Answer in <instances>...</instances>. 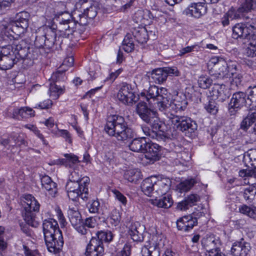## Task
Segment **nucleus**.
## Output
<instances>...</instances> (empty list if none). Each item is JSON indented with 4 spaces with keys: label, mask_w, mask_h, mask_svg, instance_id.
<instances>
[{
    "label": "nucleus",
    "mask_w": 256,
    "mask_h": 256,
    "mask_svg": "<svg viewBox=\"0 0 256 256\" xmlns=\"http://www.w3.org/2000/svg\"><path fill=\"white\" fill-rule=\"evenodd\" d=\"M90 180L88 177L82 178L81 182H67L66 188L68 196L72 200L74 201L80 197L84 200L86 201L88 198V188Z\"/></svg>",
    "instance_id": "f03ea898"
},
{
    "label": "nucleus",
    "mask_w": 256,
    "mask_h": 256,
    "mask_svg": "<svg viewBox=\"0 0 256 256\" xmlns=\"http://www.w3.org/2000/svg\"><path fill=\"white\" fill-rule=\"evenodd\" d=\"M64 156L66 158L68 168H73L75 164L80 162L78 156L73 154H66Z\"/></svg>",
    "instance_id": "603ef678"
},
{
    "label": "nucleus",
    "mask_w": 256,
    "mask_h": 256,
    "mask_svg": "<svg viewBox=\"0 0 256 256\" xmlns=\"http://www.w3.org/2000/svg\"><path fill=\"white\" fill-rule=\"evenodd\" d=\"M35 212H30V210H24L23 212V217L24 221L28 225L32 227H37L39 224L36 220Z\"/></svg>",
    "instance_id": "58836bf2"
},
{
    "label": "nucleus",
    "mask_w": 256,
    "mask_h": 256,
    "mask_svg": "<svg viewBox=\"0 0 256 256\" xmlns=\"http://www.w3.org/2000/svg\"><path fill=\"white\" fill-rule=\"evenodd\" d=\"M41 182L42 187L49 192L51 195H54L56 192V184L52 181L51 178L48 176H44L41 178Z\"/></svg>",
    "instance_id": "c9c22d12"
},
{
    "label": "nucleus",
    "mask_w": 256,
    "mask_h": 256,
    "mask_svg": "<svg viewBox=\"0 0 256 256\" xmlns=\"http://www.w3.org/2000/svg\"><path fill=\"white\" fill-rule=\"evenodd\" d=\"M180 72L176 67H165L153 70L151 72V78L153 82L162 84L166 82L168 76H178Z\"/></svg>",
    "instance_id": "6e6552de"
},
{
    "label": "nucleus",
    "mask_w": 256,
    "mask_h": 256,
    "mask_svg": "<svg viewBox=\"0 0 256 256\" xmlns=\"http://www.w3.org/2000/svg\"><path fill=\"white\" fill-rule=\"evenodd\" d=\"M43 232L45 242L52 246L50 241L52 240V236H54L59 229L58 222L53 218H48L44 220L42 224Z\"/></svg>",
    "instance_id": "9b49d317"
},
{
    "label": "nucleus",
    "mask_w": 256,
    "mask_h": 256,
    "mask_svg": "<svg viewBox=\"0 0 256 256\" xmlns=\"http://www.w3.org/2000/svg\"><path fill=\"white\" fill-rule=\"evenodd\" d=\"M198 224L197 218L190 214L184 216L177 220L176 225L178 230L188 232Z\"/></svg>",
    "instance_id": "2eb2a0df"
},
{
    "label": "nucleus",
    "mask_w": 256,
    "mask_h": 256,
    "mask_svg": "<svg viewBox=\"0 0 256 256\" xmlns=\"http://www.w3.org/2000/svg\"><path fill=\"white\" fill-rule=\"evenodd\" d=\"M58 36V34L51 28H47L43 34L36 36L34 46L37 48H43L48 50L52 49L58 50L62 48V44H56Z\"/></svg>",
    "instance_id": "20e7f679"
},
{
    "label": "nucleus",
    "mask_w": 256,
    "mask_h": 256,
    "mask_svg": "<svg viewBox=\"0 0 256 256\" xmlns=\"http://www.w3.org/2000/svg\"><path fill=\"white\" fill-rule=\"evenodd\" d=\"M131 246L129 244H124L123 248L117 252L116 256H130V254Z\"/></svg>",
    "instance_id": "774afa93"
},
{
    "label": "nucleus",
    "mask_w": 256,
    "mask_h": 256,
    "mask_svg": "<svg viewBox=\"0 0 256 256\" xmlns=\"http://www.w3.org/2000/svg\"><path fill=\"white\" fill-rule=\"evenodd\" d=\"M10 56H2L0 58V69L6 70L11 68L19 60L16 54H12Z\"/></svg>",
    "instance_id": "2f4dec72"
},
{
    "label": "nucleus",
    "mask_w": 256,
    "mask_h": 256,
    "mask_svg": "<svg viewBox=\"0 0 256 256\" xmlns=\"http://www.w3.org/2000/svg\"><path fill=\"white\" fill-rule=\"evenodd\" d=\"M50 96L54 99H57L60 96L64 93V86H58L55 82L50 83L49 88Z\"/></svg>",
    "instance_id": "ea45409f"
},
{
    "label": "nucleus",
    "mask_w": 256,
    "mask_h": 256,
    "mask_svg": "<svg viewBox=\"0 0 256 256\" xmlns=\"http://www.w3.org/2000/svg\"><path fill=\"white\" fill-rule=\"evenodd\" d=\"M256 122V105L250 108L247 116L243 119L240 123V128L246 131L248 128Z\"/></svg>",
    "instance_id": "bb28decb"
},
{
    "label": "nucleus",
    "mask_w": 256,
    "mask_h": 256,
    "mask_svg": "<svg viewBox=\"0 0 256 256\" xmlns=\"http://www.w3.org/2000/svg\"><path fill=\"white\" fill-rule=\"evenodd\" d=\"M30 14L25 11L20 12L16 16V20L12 26L13 30L16 28H20L24 32L28 26V20Z\"/></svg>",
    "instance_id": "4be33fe9"
},
{
    "label": "nucleus",
    "mask_w": 256,
    "mask_h": 256,
    "mask_svg": "<svg viewBox=\"0 0 256 256\" xmlns=\"http://www.w3.org/2000/svg\"><path fill=\"white\" fill-rule=\"evenodd\" d=\"M52 240L50 241V244L52 243L51 246L50 245L48 244L49 243L45 242L48 250L54 254L60 252L64 243L62 232L57 230L56 234L52 236Z\"/></svg>",
    "instance_id": "dca6fc26"
},
{
    "label": "nucleus",
    "mask_w": 256,
    "mask_h": 256,
    "mask_svg": "<svg viewBox=\"0 0 256 256\" xmlns=\"http://www.w3.org/2000/svg\"><path fill=\"white\" fill-rule=\"evenodd\" d=\"M40 206L38 202L32 195L27 194L24 196L23 206L24 210L38 212Z\"/></svg>",
    "instance_id": "c756f323"
},
{
    "label": "nucleus",
    "mask_w": 256,
    "mask_h": 256,
    "mask_svg": "<svg viewBox=\"0 0 256 256\" xmlns=\"http://www.w3.org/2000/svg\"><path fill=\"white\" fill-rule=\"evenodd\" d=\"M132 34L136 40L140 44L146 43L148 39L147 30L144 27L134 28Z\"/></svg>",
    "instance_id": "72a5a7b5"
},
{
    "label": "nucleus",
    "mask_w": 256,
    "mask_h": 256,
    "mask_svg": "<svg viewBox=\"0 0 256 256\" xmlns=\"http://www.w3.org/2000/svg\"><path fill=\"white\" fill-rule=\"evenodd\" d=\"M111 192L113 193L114 198L120 202L123 206H126L127 204L126 198L119 190L116 189H112Z\"/></svg>",
    "instance_id": "13d9d810"
},
{
    "label": "nucleus",
    "mask_w": 256,
    "mask_h": 256,
    "mask_svg": "<svg viewBox=\"0 0 256 256\" xmlns=\"http://www.w3.org/2000/svg\"><path fill=\"white\" fill-rule=\"evenodd\" d=\"M68 214L72 226L78 232H84L82 227L80 226L82 221V216L80 212L78 210L74 208H70L68 211ZM84 232H85L84 230Z\"/></svg>",
    "instance_id": "aec40b11"
},
{
    "label": "nucleus",
    "mask_w": 256,
    "mask_h": 256,
    "mask_svg": "<svg viewBox=\"0 0 256 256\" xmlns=\"http://www.w3.org/2000/svg\"><path fill=\"white\" fill-rule=\"evenodd\" d=\"M154 197L166 194L170 188L171 181L169 178H164L158 180L156 177Z\"/></svg>",
    "instance_id": "6ab92c4d"
},
{
    "label": "nucleus",
    "mask_w": 256,
    "mask_h": 256,
    "mask_svg": "<svg viewBox=\"0 0 256 256\" xmlns=\"http://www.w3.org/2000/svg\"><path fill=\"white\" fill-rule=\"evenodd\" d=\"M106 132L118 140L126 141L132 138L135 134L133 130L128 128L124 118L118 115H112L108 118L104 127Z\"/></svg>",
    "instance_id": "f257e3e1"
},
{
    "label": "nucleus",
    "mask_w": 256,
    "mask_h": 256,
    "mask_svg": "<svg viewBox=\"0 0 256 256\" xmlns=\"http://www.w3.org/2000/svg\"><path fill=\"white\" fill-rule=\"evenodd\" d=\"M144 226L138 222H136L132 224L128 232L134 241L140 242L144 240Z\"/></svg>",
    "instance_id": "393cba45"
},
{
    "label": "nucleus",
    "mask_w": 256,
    "mask_h": 256,
    "mask_svg": "<svg viewBox=\"0 0 256 256\" xmlns=\"http://www.w3.org/2000/svg\"><path fill=\"white\" fill-rule=\"evenodd\" d=\"M136 112L140 118L146 122L151 124L156 122V113L148 108L144 102H140L136 106Z\"/></svg>",
    "instance_id": "4468645a"
},
{
    "label": "nucleus",
    "mask_w": 256,
    "mask_h": 256,
    "mask_svg": "<svg viewBox=\"0 0 256 256\" xmlns=\"http://www.w3.org/2000/svg\"><path fill=\"white\" fill-rule=\"evenodd\" d=\"M0 143L3 146H6L10 144V146H14L17 142L15 136H11L6 139H2L1 140Z\"/></svg>",
    "instance_id": "338daca9"
},
{
    "label": "nucleus",
    "mask_w": 256,
    "mask_h": 256,
    "mask_svg": "<svg viewBox=\"0 0 256 256\" xmlns=\"http://www.w3.org/2000/svg\"><path fill=\"white\" fill-rule=\"evenodd\" d=\"M117 98L122 104L128 106L132 105L137 101L131 86L126 83L122 84L117 94Z\"/></svg>",
    "instance_id": "1a4fd4ad"
},
{
    "label": "nucleus",
    "mask_w": 256,
    "mask_h": 256,
    "mask_svg": "<svg viewBox=\"0 0 256 256\" xmlns=\"http://www.w3.org/2000/svg\"><path fill=\"white\" fill-rule=\"evenodd\" d=\"M196 181L194 178H190L186 180L181 182L178 186V189L181 192H185L189 190L195 184Z\"/></svg>",
    "instance_id": "a18cd8bd"
},
{
    "label": "nucleus",
    "mask_w": 256,
    "mask_h": 256,
    "mask_svg": "<svg viewBox=\"0 0 256 256\" xmlns=\"http://www.w3.org/2000/svg\"><path fill=\"white\" fill-rule=\"evenodd\" d=\"M248 42V46L245 48L244 54L245 56L253 58L256 56V35L252 34L250 38L246 40Z\"/></svg>",
    "instance_id": "473e14b6"
},
{
    "label": "nucleus",
    "mask_w": 256,
    "mask_h": 256,
    "mask_svg": "<svg viewBox=\"0 0 256 256\" xmlns=\"http://www.w3.org/2000/svg\"><path fill=\"white\" fill-rule=\"evenodd\" d=\"M164 241L162 235L153 236L149 244L142 247V256H160V252L164 250Z\"/></svg>",
    "instance_id": "423d86ee"
},
{
    "label": "nucleus",
    "mask_w": 256,
    "mask_h": 256,
    "mask_svg": "<svg viewBox=\"0 0 256 256\" xmlns=\"http://www.w3.org/2000/svg\"><path fill=\"white\" fill-rule=\"evenodd\" d=\"M110 220V222L114 226L119 224L120 220V216L118 210H114L112 212Z\"/></svg>",
    "instance_id": "680f3d73"
},
{
    "label": "nucleus",
    "mask_w": 256,
    "mask_h": 256,
    "mask_svg": "<svg viewBox=\"0 0 256 256\" xmlns=\"http://www.w3.org/2000/svg\"><path fill=\"white\" fill-rule=\"evenodd\" d=\"M67 68H58V70L54 72L50 78V80L54 82L64 81L66 78L65 75V72Z\"/></svg>",
    "instance_id": "a19ab883"
},
{
    "label": "nucleus",
    "mask_w": 256,
    "mask_h": 256,
    "mask_svg": "<svg viewBox=\"0 0 256 256\" xmlns=\"http://www.w3.org/2000/svg\"><path fill=\"white\" fill-rule=\"evenodd\" d=\"M52 106V102L50 99L46 100L36 105L34 108L40 110L48 109Z\"/></svg>",
    "instance_id": "0e129e2a"
},
{
    "label": "nucleus",
    "mask_w": 256,
    "mask_h": 256,
    "mask_svg": "<svg viewBox=\"0 0 256 256\" xmlns=\"http://www.w3.org/2000/svg\"><path fill=\"white\" fill-rule=\"evenodd\" d=\"M104 254V248L101 241L98 240L94 236H92L88 244L86 252V256H102Z\"/></svg>",
    "instance_id": "ddd939ff"
},
{
    "label": "nucleus",
    "mask_w": 256,
    "mask_h": 256,
    "mask_svg": "<svg viewBox=\"0 0 256 256\" xmlns=\"http://www.w3.org/2000/svg\"><path fill=\"white\" fill-rule=\"evenodd\" d=\"M169 121L173 128L184 132L186 136H190L197 130L198 125L190 118L184 116H178L176 114H168Z\"/></svg>",
    "instance_id": "7ed1b4c3"
},
{
    "label": "nucleus",
    "mask_w": 256,
    "mask_h": 256,
    "mask_svg": "<svg viewBox=\"0 0 256 256\" xmlns=\"http://www.w3.org/2000/svg\"><path fill=\"white\" fill-rule=\"evenodd\" d=\"M79 4L82 6L84 12L79 14L80 24L82 25L86 24L88 22L86 18H94L97 14V8L96 6L90 5L87 6L88 2L84 0H81L76 4L78 6Z\"/></svg>",
    "instance_id": "f8f14e48"
},
{
    "label": "nucleus",
    "mask_w": 256,
    "mask_h": 256,
    "mask_svg": "<svg viewBox=\"0 0 256 256\" xmlns=\"http://www.w3.org/2000/svg\"><path fill=\"white\" fill-rule=\"evenodd\" d=\"M206 12V8L202 3L192 4L186 10V14H190L196 18H199Z\"/></svg>",
    "instance_id": "c85d7f7f"
},
{
    "label": "nucleus",
    "mask_w": 256,
    "mask_h": 256,
    "mask_svg": "<svg viewBox=\"0 0 256 256\" xmlns=\"http://www.w3.org/2000/svg\"><path fill=\"white\" fill-rule=\"evenodd\" d=\"M218 240L214 236H206L202 240V244L204 248L210 254H213L218 252L219 248L218 247Z\"/></svg>",
    "instance_id": "5701e85b"
},
{
    "label": "nucleus",
    "mask_w": 256,
    "mask_h": 256,
    "mask_svg": "<svg viewBox=\"0 0 256 256\" xmlns=\"http://www.w3.org/2000/svg\"><path fill=\"white\" fill-rule=\"evenodd\" d=\"M216 92L218 98L221 100H224L229 97L228 90L224 84L218 86L216 89Z\"/></svg>",
    "instance_id": "de8ad7c7"
},
{
    "label": "nucleus",
    "mask_w": 256,
    "mask_h": 256,
    "mask_svg": "<svg viewBox=\"0 0 256 256\" xmlns=\"http://www.w3.org/2000/svg\"><path fill=\"white\" fill-rule=\"evenodd\" d=\"M156 176H151L146 178L141 185L142 190L148 196H153L154 194V186L156 184Z\"/></svg>",
    "instance_id": "cd10ccee"
},
{
    "label": "nucleus",
    "mask_w": 256,
    "mask_h": 256,
    "mask_svg": "<svg viewBox=\"0 0 256 256\" xmlns=\"http://www.w3.org/2000/svg\"><path fill=\"white\" fill-rule=\"evenodd\" d=\"M254 0H245V2L238 9L240 12H248L256 8Z\"/></svg>",
    "instance_id": "49530a36"
},
{
    "label": "nucleus",
    "mask_w": 256,
    "mask_h": 256,
    "mask_svg": "<svg viewBox=\"0 0 256 256\" xmlns=\"http://www.w3.org/2000/svg\"><path fill=\"white\" fill-rule=\"evenodd\" d=\"M156 204L159 208H168L173 204V200L170 195L164 196L159 200H156Z\"/></svg>",
    "instance_id": "79ce46f5"
},
{
    "label": "nucleus",
    "mask_w": 256,
    "mask_h": 256,
    "mask_svg": "<svg viewBox=\"0 0 256 256\" xmlns=\"http://www.w3.org/2000/svg\"><path fill=\"white\" fill-rule=\"evenodd\" d=\"M12 46L14 47V52L16 53V58L19 60L27 56L28 50L25 41H15Z\"/></svg>",
    "instance_id": "a878e982"
},
{
    "label": "nucleus",
    "mask_w": 256,
    "mask_h": 256,
    "mask_svg": "<svg viewBox=\"0 0 256 256\" xmlns=\"http://www.w3.org/2000/svg\"><path fill=\"white\" fill-rule=\"evenodd\" d=\"M82 178H81V176L79 174L78 172L74 170L70 172L68 182L78 183L80 182H82Z\"/></svg>",
    "instance_id": "052dcab7"
},
{
    "label": "nucleus",
    "mask_w": 256,
    "mask_h": 256,
    "mask_svg": "<svg viewBox=\"0 0 256 256\" xmlns=\"http://www.w3.org/2000/svg\"><path fill=\"white\" fill-rule=\"evenodd\" d=\"M240 212L250 218L256 219V212L246 205H243L239 208Z\"/></svg>",
    "instance_id": "4d7b16f0"
},
{
    "label": "nucleus",
    "mask_w": 256,
    "mask_h": 256,
    "mask_svg": "<svg viewBox=\"0 0 256 256\" xmlns=\"http://www.w3.org/2000/svg\"><path fill=\"white\" fill-rule=\"evenodd\" d=\"M14 113L20 116L22 118H28L34 116V111L28 107L14 109Z\"/></svg>",
    "instance_id": "c03bdc74"
},
{
    "label": "nucleus",
    "mask_w": 256,
    "mask_h": 256,
    "mask_svg": "<svg viewBox=\"0 0 256 256\" xmlns=\"http://www.w3.org/2000/svg\"><path fill=\"white\" fill-rule=\"evenodd\" d=\"M250 246L248 243L243 240L234 242L231 248V254L233 256H246Z\"/></svg>",
    "instance_id": "412c9836"
},
{
    "label": "nucleus",
    "mask_w": 256,
    "mask_h": 256,
    "mask_svg": "<svg viewBox=\"0 0 256 256\" xmlns=\"http://www.w3.org/2000/svg\"><path fill=\"white\" fill-rule=\"evenodd\" d=\"M244 198L246 201L252 202L256 200V182L246 188L243 192Z\"/></svg>",
    "instance_id": "4c0bfd02"
},
{
    "label": "nucleus",
    "mask_w": 256,
    "mask_h": 256,
    "mask_svg": "<svg viewBox=\"0 0 256 256\" xmlns=\"http://www.w3.org/2000/svg\"><path fill=\"white\" fill-rule=\"evenodd\" d=\"M144 148L143 153L146 159L152 162L158 160L160 150V146L158 144L147 142Z\"/></svg>",
    "instance_id": "f3484780"
},
{
    "label": "nucleus",
    "mask_w": 256,
    "mask_h": 256,
    "mask_svg": "<svg viewBox=\"0 0 256 256\" xmlns=\"http://www.w3.org/2000/svg\"><path fill=\"white\" fill-rule=\"evenodd\" d=\"M88 210L90 213L98 214L100 210V204L98 200H94L90 204Z\"/></svg>",
    "instance_id": "bf43d9fd"
},
{
    "label": "nucleus",
    "mask_w": 256,
    "mask_h": 256,
    "mask_svg": "<svg viewBox=\"0 0 256 256\" xmlns=\"http://www.w3.org/2000/svg\"><path fill=\"white\" fill-rule=\"evenodd\" d=\"M98 240L103 242H110L113 239V234L110 231H98L96 233V236H95Z\"/></svg>",
    "instance_id": "37998d69"
},
{
    "label": "nucleus",
    "mask_w": 256,
    "mask_h": 256,
    "mask_svg": "<svg viewBox=\"0 0 256 256\" xmlns=\"http://www.w3.org/2000/svg\"><path fill=\"white\" fill-rule=\"evenodd\" d=\"M228 62L221 58L220 62H218V65L214 66V70L216 72V74L222 77H228Z\"/></svg>",
    "instance_id": "e433bc0d"
},
{
    "label": "nucleus",
    "mask_w": 256,
    "mask_h": 256,
    "mask_svg": "<svg viewBox=\"0 0 256 256\" xmlns=\"http://www.w3.org/2000/svg\"><path fill=\"white\" fill-rule=\"evenodd\" d=\"M167 90L164 88H159L156 86H150L147 92L146 98L149 100L150 98L157 100V107L160 112H161L160 106H163V100L164 98H166L168 96Z\"/></svg>",
    "instance_id": "9d476101"
},
{
    "label": "nucleus",
    "mask_w": 256,
    "mask_h": 256,
    "mask_svg": "<svg viewBox=\"0 0 256 256\" xmlns=\"http://www.w3.org/2000/svg\"><path fill=\"white\" fill-rule=\"evenodd\" d=\"M232 38L234 39L240 38L246 42V40L250 38L252 34L248 30L246 24L243 23H238L232 27Z\"/></svg>",
    "instance_id": "a211bd4d"
},
{
    "label": "nucleus",
    "mask_w": 256,
    "mask_h": 256,
    "mask_svg": "<svg viewBox=\"0 0 256 256\" xmlns=\"http://www.w3.org/2000/svg\"><path fill=\"white\" fill-rule=\"evenodd\" d=\"M140 172L134 170L126 171L124 175V178L130 182H136L140 178Z\"/></svg>",
    "instance_id": "3c124183"
},
{
    "label": "nucleus",
    "mask_w": 256,
    "mask_h": 256,
    "mask_svg": "<svg viewBox=\"0 0 256 256\" xmlns=\"http://www.w3.org/2000/svg\"><path fill=\"white\" fill-rule=\"evenodd\" d=\"M163 106H160L161 112L167 118H168V114H175L178 112L184 110L186 107L188 102L184 96L182 97L177 96L172 101L168 95L166 98H164L162 99Z\"/></svg>",
    "instance_id": "39448f33"
},
{
    "label": "nucleus",
    "mask_w": 256,
    "mask_h": 256,
    "mask_svg": "<svg viewBox=\"0 0 256 256\" xmlns=\"http://www.w3.org/2000/svg\"><path fill=\"white\" fill-rule=\"evenodd\" d=\"M247 97V94L244 92H236L232 94L230 102V104L236 108H242L244 106L248 108L250 104H248Z\"/></svg>",
    "instance_id": "b1692460"
},
{
    "label": "nucleus",
    "mask_w": 256,
    "mask_h": 256,
    "mask_svg": "<svg viewBox=\"0 0 256 256\" xmlns=\"http://www.w3.org/2000/svg\"><path fill=\"white\" fill-rule=\"evenodd\" d=\"M190 207L196 205V203L200 200V196L196 194H190L185 198Z\"/></svg>",
    "instance_id": "e2e57ef3"
},
{
    "label": "nucleus",
    "mask_w": 256,
    "mask_h": 256,
    "mask_svg": "<svg viewBox=\"0 0 256 256\" xmlns=\"http://www.w3.org/2000/svg\"><path fill=\"white\" fill-rule=\"evenodd\" d=\"M145 136L134 139L128 144L130 150L134 152H142L146 144Z\"/></svg>",
    "instance_id": "f704fd0d"
},
{
    "label": "nucleus",
    "mask_w": 256,
    "mask_h": 256,
    "mask_svg": "<svg viewBox=\"0 0 256 256\" xmlns=\"http://www.w3.org/2000/svg\"><path fill=\"white\" fill-rule=\"evenodd\" d=\"M248 104L250 106L252 104L256 105V86L249 87L246 91Z\"/></svg>",
    "instance_id": "8fccbe9b"
},
{
    "label": "nucleus",
    "mask_w": 256,
    "mask_h": 256,
    "mask_svg": "<svg viewBox=\"0 0 256 256\" xmlns=\"http://www.w3.org/2000/svg\"><path fill=\"white\" fill-rule=\"evenodd\" d=\"M59 24L58 26V40H56V44L60 45L62 44L64 40H66L68 38H69L70 35H72L74 32L73 30V28L72 26H74V23L72 20L70 19H64L62 18V20L59 18Z\"/></svg>",
    "instance_id": "0eeeda50"
},
{
    "label": "nucleus",
    "mask_w": 256,
    "mask_h": 256,
    "mask_svg": "<svg viewBox=\"0 0 256 256\" xmlns=\"http://www.w3.org/2000/svg\"><path fill=\"white\" fill-rule=\"evenodd\" d=\"M204 108L208 113L212 114H216L218 110L217 104L212 100H209L208 104H205Z\"/></svg>",
    "instance_id": "6e6d98bb"
},
{
    "label": "nucleus",
    "mask_w": 256,
    "mask_h": 256,
    "mask_svg": "<svg viewBox=\"0 0 256 256\" xmlns=\"http://www.w3.org/2000/svg\"><path fill=\"white\" fill-rule=\"evenodd\" d=\"M228 77H232L238 73L237 72L236 64L234 62H228Z\"/></svg>",
    "instance_id": "69168bd1"
},
{
    "label": "nucleus",
    "mask_w": 256,
    "mask_h": 256,
    "mask_svg": "<svg viewBox=\"0 0 256 256\" xmlns=\"http://www.w3.org/2000/svg\"><path fill=\"white\" fill-rule=\"evenodd\" d=\"M212 82V79L208 76H200L198 80L199 86L204 89L208 88Z\"/></svg>",
    "instance_id": "5fc2aeb1"
},
{
    "label": "nucleus",
    "mask_w": 256,
    "mask_h": 256,
    "mask_svg": "<svg viewBox=\"0 0 256 256\" xmlns=\"http://www.w3.org/2000/svg\"><path fill=\"white\" fill-rule=\"evenodd\" d=\"M96 220L93 217L86 218L84 222L82 221L80 226L84 228L82 232H78L81 235L86 236V238H90L92 236V233L90 228H94L96 226Z\"/></svg>",
    "instance_id": "7c9ffc66"
},
{
    "label": "nucleus",
    "mask_w": 256,
    "mask_h": 256,
    "mask_svg": "<svg viewBox=\"0 0 256 256\" xmlns=\"http://www.w3.org/2000/svg\"><path fill=\"white\" fill-rule=\"evenodd\" d=\"M123 48L125 52H130L134 50V45L130 34L126 36L123 42Z\"/></svg>",
    "instance_id": "09e8293b"
},
{
    "label": "nucleus",
    "mask_w": 256,
    "mask_h": 256,
    "mask_svg": "<svg viewBox=\"0 0 256 256\" xmlns=\"http://www.w3.org/2000/svg\"><path fill=\"white\" fill-rule=\"evenodd\" d=\"M238 16L232 10H228L226 13L221 18V23L224 26H228L230 24L229 18H236Z\"/></svg>",
    "instance_id": "864d4df0"
}]
</instances>
